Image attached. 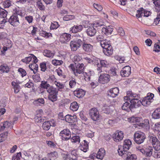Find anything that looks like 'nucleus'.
Wrapping results in <instances>:
<instances>
[{
    "label": "nucleus",
    "mask_w": 160,
    "mask_h": 160,
    "mask_svg": "<svg viewBox=\"0 0 160 160\" xmlns=\"http://www.w3.org/2000/svg\"><path fill=\"white\" fill-rule=\"evenodd\" d=\"M153 51L156 52H159L160 51V46L158 43H156L154 44Z\"/></svg>",
    "instance_id": "50"
},
{
    "label": "nucleus",
    "mask_w": 160,
    "mask_h": 160,
    "mask_svg": "<svg viewBox=\"0 0 160 160\" xmlns=\"http://www.w3.org/2000/svg\"><path fill=\"white\" fill-rule=\"evenodd\" d=\"M129 102H126L123 104V105L122 106V109L123 110L127 111L128 112L130 110H131V111H132V108H131L130 107L131 104L130 106H129Z\"/></svg>",
    "instance_id": "33"
},
{
    "label": "nucleus",
    "mask_w": 160,
    "mask_h": 160,
    "mask_svg": "<svg viewBox=\"0 0 160 160\" xmlns=\"http://www.w3.org/2000/svg\"><path fill=\"white\" fill-rule=\"evenodd\" d=\"M94 7L98 11H101L102 9V7L98 4L94 3L93 5Z\"/></svg>",
    "instance_id": "60"
},
{
    "label": "nucleus",
    "mask_w": 160,
    "mask_h": 160,
    "mask_svg": "<svg viewBox=\"0 0 160 160\" xmlns=\"http://www.w3.org/2000/svg\"><path fill=\"white\" fill-rule=\"evenodd\" d=\"M51 86L48 84L47 81H42L40 84L41 87L42 88L46 89L47 91Z\"/></svg>",
    "instance_id": "38"
},
{
    "label": "nucleus",
    "mask_w": 160,
    "mask_h": 160,
    "mask_svg": "<svg viewBox=\"0 0 160 160\" xmlns=\"http://www.w3.org/2000/svg\"><path fill=\"white\" fill-rule=\"evenodd\" d=\"M89 115L91 118L94 121L98 120L100 118V115L98 109L96 108H92L89 111Z\"/></svg>",
    "instance_id": "7"
},
{
    "label": "nucleus",
    "mask_w": 160,
    "mask_h": 160,
    "mask_svg": "<svg viewBox=\"0 0 160 160\" xmlns=\"http://www.w3.org/2000/svg\"><path fill=\"white\" fill-rule=\"evenodd\" d=\"M37 6L38 8L41 10H44L45 8L44 5H43L41 0H38L37 2Z\"/></svg>",
    "instance_id": "44"
},
{
    "label": "nucleus",
    "mask_w": 160,
    "mask_h": 160,
    "mask_svg": "<svg viewBox=\"0 0 160 160\" xmlns=\"http://www.w3.org/2000/svg\"><path fill=\"white\" fill-rule=\"evenodd\" d=\"M71 35L70 34L65 33L62 35L60 37V40L61 42L66 43L70 39Z\"/></svg>",
    "instance_id": "18"
},
{
    "label": "nucleus",
    "mask_w": 160,
    "mask_h": 160,
    "mask_svg": "<svg viewBox=\"0 0 160 160\" xmlns=\"http://www.w3.org/2000/svg\"><path fill=\"white\" fill-rule=\"evenodd\" d=\"M150 102V101L146 99V98L145 97L144 98L142 99L141 104L143 106H146L147 105L149 104Z\"/></svg>",
    "instance_id": "49"
},
{
    "label": "nucleus",
    "mask_w": 160,
    "mask_h": 160,
    "mask_svg": "<svg viewBox=\"0 0 160 160\" xmlns=\"http://www.w3.org/2000/svg\"><path fill=\"white\" fill-rule=\"evenodd\" d=\"M154 96V95L153 94L149 93H148L147 96L145 97L146 98V99L150 101V102H151V100L152 99Z\"/></svg>",
    "instance_id": "58"
},
{
    "label": "nucleus",
    "mask_w": 160,
    "mask_h": 160,
    "mask_svg": "<svg viewBox=\"0 0 160 160\" xmlns=\"http://www.w3.org/2000/svg\"><path fill=\"white\" fill-rule=\"evenodd\" d=\"M52 124L48 121L44 122L42 125L43 129L46 131L50 129L51 126H54L55 125V123L52 122Z\"/></svg>",
    "instance_id": "26"
},
{
    "label": "nucleus",
    "mask_w": 160,
    "mask_h": 160,
    "mask_svg": "<svg viewBox=\"0 0 160 160\" xmlns=\"http://www.w3.org/2000/svg\"><path fill=\"white\" fill-rule=\"evenodd\" d=\"M113 28L112 26H108L106 28L103 27L102 29V34L107 35L111 34L113 31Z\"/></svg>",
    "instance_id": "19"
},
{
    "label": "nucleus",
    "mask_w": 160,
    "mask_h": 160,
    "mask_svg": "<svg viewBox=\"0 0 160 160\" xmlns=\"http://www.w3.org/2000/svg\"><path fill=\"white\" fill-rule=\"evenodd\" d=\"M59 26L58 23L56 22H54L53 23H52L51 25L50 28L52 29H56Z\"/></svg>",
    "instance_id": "51"
},
{
    "label": "nucleus",
    "mask_w": 160,
    "mask_h": 160,
    "mask_svg": "<svg viewBox=\"0 0 160 160\" xmlns=\"http://www.w3.org/2000/svg\"><path fill=\"white\" fill-rule=\"evenodd\" d=\"M103 49V52L106 55L111 56L113 53V49L112 46Z\"/></svg>",
    "instance_id": "24"
},
{
    "label": "nucleus",
    "mask_w": 160,
    "mask_h": 160,
    "mask_svg": "<svg viewBox=\"0 0 160 160\" xmlns=\"http://www.w3.org/2000/svg\"><path fill=\"white\" fill-rule=\"evenodd\" d=\"M152 116L155 119H158L160 118V108L156 109L153 113Z\"/></svg>",
    "instance_id": "32"
},
{
    "label": "nucleus",
    "mask_w": 160,
    "mask_h": 160,
    "mask_svg": "<svg viewBox=\"0 0 160 160\" xmlns=\"http://www.w3.org/2000/svg\"><path fill=\"white\" fill-rule=\"evenodd\" d=\"M12 2L10 0H6L2 3V5L4 8H8L12 5Z\"/></svg>",
    "instance_id": "42"
},
{
    "label": "nucleus",
    "mask_w": 160,
    "mask_h": 160,
    "mask_svg": "<svg viewBox=\"0 0 160 160\" xmlns=\"http://www.w3.org/2000/svg\"><path fill=\"white\" fill-rule=\"evenodd\" d=\"M146 138L145 135L144 133L137 131L134 134V140L137 143L140 144L144 142Z\"/></svg>",
    "instance_id": "5"
},
{
    "label": "nucleus",
    "mask_w": 160,
    "mask_h": 160,
    "mask_svg": "<svg viewBox=\"0 0 160 160\" xmlns=\"http://www.w3.org/2000/svg\"><path fill=\"white\" fill-rule=\"evenodd\" d=\"M14 11L15 12V13L14 14H16L17 16L18 15H19L20 16H22V13L21 10H20L17 8H15Z\"/></svg>",
    "instance_id": "62"
},
{
    "label": "nucleus",
    "mask_w": 160,
    "mask_h": 160,
    "mask_svg": "<svg viewBox=\"0 0 160 160\" xmlns=\"http://www.w3.org/2000/svg\"><path fill=\"white\" fill-rule=\"evenodd\" d=\"M127 96L124 97V99L129 100L131 103V108H137L141 106V101L138 100L139 95L134 93L131 91H128L127 93Z\"/></svg>",
    "instance_id": "1"
},
{
    "label": "nucleus",
    "mask_w": 160,
    "mask_h": 160,
    "mask_svg": "<svg viewBox=\"0 0 160 160\" xmlns=\"http://www.w3.org/2000/svg\"><path fill=\"white\" fill-rule=\"evenodd\" d=\"M117 69L114 68H111L108 71V74L112 77H117L118 74H117Z\"/></svg>",
    "instance_id": "30"
},
{
    "label": "nucleus",
    "mask_w": 160,
    "mask_h": 160,
    "mask_svg": "<svg viewBox=\"0 0 160 160\" xmlns=\"http://www.w3.org/2000/svg\"><path fill=\"white\" fill-rule=\"evenodd\" d=\"M85 93L84 91L82 89H78L73 92L74 95L79 98L84 96Z\"/></svg>",
    "instance_id": "22"
},
{
    "label": "nucleus",
    "mask_w": 160,
    "mask_h": 160,
    "mask_svg": "<svg viewBox=\"0 0 160 160\" xmlns=\"http://www.w3.org/2000/svg\"><path fill=\"white\" fill-rule=\"evenodd\" d=\"M25 18L29 23L32 22L33 20V17L31 16H27L25 17Z\"/></svg>",
    "instance_id": "64"
},
{
    "label": "nucleus",
    "mask_w": 160,
    "mask_h": 160,
    "mask_svg": "<svg viewBox=\"0 0 160 160\" xmlns=\"http://www.w3.org/2000/svg\"><path fill=\"white\" fill-rule=\"evenodd\" d=\"M63 62L62 60H58L55 59L52 61V64L56 66L61 65L62 64Z\"/></svg>",
    "instance_id": "46"
},
{
    "label": "nucleus",
    "mask_w": 160,
    "mask_h": 160,
    "mask_svg": "<svg viewBox=\"0 0 160 160\" xmlns=\"http://www.w3.org/2000/svg\"><path fill=\"white\" fill-rule=\"evenodd\" d=\"M144 10L142 8L137 11V14H136V17L138 18L141 17L144 14Z\"/></svg>",
    "instance_id": "43"
},
{
    "label": "nucleus",
    "mask_w": 160,
    "mask_h": 160,
    "mask_svg": "<svg viewBox=\"0 0 160 160\" xmlns=\"http://www.w3.org/2000/svg\"><path fill=\"white\" fill-rule=\"evenodd\" d=\"M103 111L104 113L106 114H109L111 112V110L110 108L109 107L105 108L103 109Z\"/></svg>",
    "instance_id": "63"
},
{
    "label": "nucleus",
    "mask_w": 160,
    "mask_h": 160,
    "mask_svg": "<svg viewBox=\"0 0 160 160\" xmlns=\"http://www.w3.org/2000/svg\"><path fill=\"white\" fill-rule=\"evenodd\" d=\"M86 32L87 35L90 37H92L94 36L96 33L97 31L94 27L89 26L87 27Z\"/></svg>",
    "instance_id": "17"
},
{
    "label": "nucleus",
    "mask_w": 160,
    "mask_h": 160,
    "mask_svg": "<svg viewBox=\"0 0 160 160\" xmlns=\"http://www.w3.org/2000/svg\"><path fill=\"white\" fill-rule=\"evenodd\" d=\"M78 108V103L76 102H73L71 103L70 108L71 110L73 111H76Z\"/></svg>",
    "instance_id": "39"
},
{
    "label": "nucleus",
    "mask_w": 160,
    "mask_h": 160,
    "mask_svg": "<svg viewBox=\"0 0 160 160\" xmlns=\"http://www.w3.org/2000/svg\"><path fill=\"white\" fill-rule=\"evenodd\" d=\"M18 71L21 74L22 77L25 76L26 75V71L24 69L20 68L18 69Z\"/></svg>",
    "instance_id": "57"
},
{
    "label": "nucleus",
    "mask_w": 160,
    "mask_h": 160,
    "mask_svg": "<svg viewBox=\"0 0 160 160\" xmlns=\"http://www.w3.org/2000/svg\"><path fill=\"white\" fill-rule=\"evenodd\" d=\"M8 12L4 9L0 7V18H3L2 20H0V23L2 24L7 22V16Z\"/></svg>",
    "instance_id": "16"
},
{
    "label": "nucleus",
    "mask_w": 160,
    "mask_h": 160,
    "mask_svg": "<svg viewBox=\"0 0 160 160\" xmlns=\"http://www.w3.org/2000/svg\"><path fill=\"white\" fill-rule=\"evenodd\" d=\"M84 143L83 145H81L79 146L80 149L84 152H86L88 149V143L86 140L83 141Z\"/></svg>",
    "instance_id": "28"
},
{
    "label": "nucleus",
    "mask_w": 160,
    "mask_h": 160,
    "mask_svg": "<svg viewBox=\"0 0 160 160\" xmlns=\"http://www.w3.org/2000/svg\"><path fill=\"white\" fill-rule=\"evenodd\" d=\"M21 156L20 152L17 153L16 154L14 155L12 157V160H19L20 157Z\"/></svg>",
    "instance_id": "53"
},
{
    "label": "nucleus",
    "mask_w": 160,
    "mask_h": 160,
    "mask_svg": "<svg viewBox=\"0 0 160 160\" xmlns=\"http://www.w3.org/2000/svg\"><path fill=\"white\" fill-rule=\"evenodd\" d=\"M158 151H155L152 154L153 156L155 158H160V152Z\"/></svg>",
    "instance_id": "61"
},
{
    "label": "nucleus",
    "mask_w": 160,
    "mask_h": 160,
    "mask_svg": "<svg viewBox=\"0 0 160 160\" xmlns=\"http://www.w3.org/2000/svg\"><path fill=\"white\" fill-rule=\"evenodd\" d=\"M96 40L98 42H100V44H101V42L105 39L103 35H99L97 36Z\"/></svg>",
    "instance_id": "55"
},
{
    "label": "nucleus",
    "mask_w": 160,
    "mask_h": 160,
    "mask_svg": "<svg viewBox=\"0 0 160 160\" xmlns=\"http://www.w3.org/2000/svg\"><path fill=\"white\" fill-rule=\"evenodd\" d=\"M152 147L151 146H148L146 148L145 156L147 157H150L152 154Z\"/></svg>",
    "instance_id": "36"
},
{
    "label": "nucleus",
    "mask_w": 160,
    "mask_h": 160,
    "mask_svg": "<svg viewBox=\"0 0 160 160\" xmlns=\"http://www.w3.org/2000/svg\"><path fill=\"white\" fill-rule=\"evenodd\" d=\"M71 141L72 142L77 143L80 142V139L79 136L76 135L72 137L71 139Z\"/></svg>",
    "instance_id": "45"
},
{
    "label": "nucleus",
    "mask_w": 160,
    "mask_h": 160,
    "mask_svg": "<svg viewBox=\"0 0 160 160\" xmlns=\"http://www.w3.org/2000/svg\"><path fill=\"white\" fill-rule=\"evenodd\" d=\"M29 67L31 70L33 71L34 74L37 72L38 69V66L36 63L30 64L29 65Z\"/></svg>",
    "instance_id": "29"
},
{
    "label": "nucleus",
    "mask_w": 160,
    "mask_h": 160,
    "mask_svg": "<svg viewBox=\"0 0 160 160\" xmlns=\"http://www.w3.org/2000/svg\"><path fill=\"white\" fill-rule=\"evenodd\" d=\"M132 145V142L129 139L125 140L123 142V145L122 149L121 146L120 147L119 146V148L118 150V153L120 156H122L123 154V152H128V150Z\"/></svg>",
    "instance_id": "3"
},
{
    "label": "nucleus",
    "mask_w": 160,
    "mask_h": 160,
    "mask_svg": "<svg viewBox=\"0 0 160 160\" xmlns=\"http://www.w3.org/2000/svg\"><path fill=\"white\" fill-rule=\"evenodd\" d=\"M119 93V90L118 88L116 87L110 89L108 95L112 98L118 96Z\"/></svg>",
    "instance_id": "20"
},
{
    "label": "nucleus",
    "mask_w": 160,
    "mask_h": 160,
    "mask_svg": "<svg viewBox=\"0 0 160 160\" xmlns=\"http://www.w3.org/2000/svg\"><path fill=\"white\" fill-rule=\"evenodd\" d=\"M122 155L127 156V160H136L137 156L135 154H131V152H123Z\"/></svg>",
    "instance_id": "23"
},
{
    "label": "nucleus",
    "mask_w": 160,
    "mask_h": 160,
    "mask_svg": "<svg viewBox=\"0 0 160 160\" xmlns=\"http://www.w3.org/2000/svg\"><path fill=\"white\" fill-rule=\"evenodd\" d=\"M7 133H2L0 134V142L5 141L7 138Z\"/></svg>",
    "instance_id": "48"
},
{
    "label": "nucleus",
    "mask_w": 160,
    "mask_h": 160,
    "mask_svg": "<svg viewBox=\"0 0 160 160\" xmlns=\"http://www.w3.org/2000/svg\"><path fill=\"white\" fill-rule=\"evenodd\" d=\"M43 54L45 56L49 58H52L54 55V54L52 52L50 51L47 50L44 51Z\"/></svg>",
    "instance_id": "40"
},
{
    "label": "nucleus",
    "mask_w": 160,
    "mask_h": 160,
    "mask_svg": "<svg viewBox=\"0 0 160 160\" xmlns=\"http://www.w3.org/2000/svg\"><path fill=\"white\" fill-rule=\"evenodd\" d=\"M47 92L49 93L48 97L50 100L53 102L57 100L58 90L56 88L51 86L48 89Z\"/></svg>",
    "instance_id": "4"
},
{
    "label": "nucleus",
    "mask_w": 160,
    "mask_h": 160,
    "mask_svg": "<svg viewBox=\"0 0 160 160\" xmlns=\"http://www.w3.org/2000/svg\"><path fill=\"white\" fill-rule=\"evenodd\" d=\"M83 27L81 25H74L72 28L71 31L72 33H76L81 31Z\"/></svg>",
    "instance_id": "27"
},
{
    "label": "nucleus",
    "mask_w": 160,
    "mask_h": 160,
    "mask_svg": "<svg viewBox=\"0 0 160 160\" xmlns=\"http://www.w3.org/2000/svg\"><path fill=\"white\" fill-rule=\"evenodd\" d=\"M110 80V76L107 73L101 74L99 77L98 82L100 83L104 84L108 82Z\"/></svg>",
    "instance_id": "10"
},
{
    "label": "nucleus",
    "mask_w": 160,
    "mask_h": 160,
    "mask_svg": "<svg viewBox=\"0 0 160 160\" xmlns=\"http://www.w3.org/2000/svg\"><path fill=\"white\" fill-rule=\"evenodd\" d=\"M149 140L152 142L155 150L159 151L160 149V142L158 139L156 137L150 136Z\"/></svg>",
    "instance_id": "8"
},
{
    "label": "nucleus",
    "mask_w": 160,
    "mask_h": 160,
    "mask_svg": "<svg viewBox=\"0 0 160 160\" xmlns=\"http://www.w3.org/2000/svg\"><path fill=\"white\" fill-rule=\"evenodd\" d=\"M105 155V151L104 148H101L98 152L96 154L97 158L102 159Z\"/></svg>",
    "instance_id": "25"
},
{
    "label": "nucleus",
    "mask_w": 160,
    "mask_h": 160,
    "mask_svg": "<svg viewBox=\"0 0 160 160\" xmlns=\"http://www.w3.org/2000/svg\"><path fill=\"white\" fill-rule=\"evenodd\" d=\"M100 44L103 49L108 47V46H111L110 44V41H108L106 39H105L104 41H102Z\"/></svg>",
    "instance_id": "34"
},
{
    "label": "nucleus",
    "mask_w": 160,
    "mask_h": 160,
    "mask_svg": "<svg viewBox=\"0 0 160 160\" xmlns=\"http://www.w3.org/2000/svg\"><path fill=\"white\" fill-rule=\"evenodd\" d=\"M113 139L115 142H118L121 141L123 138V134L121 131H116L113 135Z\"/></svg>",
    "instance_id": "13"
},
{
    "label": "nucleus",
    "mask_w": 160,
    "mask_h": 160,
    "mask_svg": "<svg viewBox=\"0 0 160 160\" xmlns=\"http://www.w3.org/2000/svg\"><path fill=\"white\" fill-rule=\"evenodd\" d=\"M62 140L67 141L70 139L71 134L70 131L68 129H64L62 130L59 133Z\"/></svg>",
    "instance_id": "9"
},
{
    "label": "nucleus",
    "mask_w": 160,
    "mask_h": 160,
    "mask_svg": "<svg viewBox=\"0 0 160 160\" xmlns=\"http://www.w3.org/2000/svg\"><path fill=\"white\" fill-rule=\"evenodd\" d=\"M40 67L41 68V71L45 72L47 68L46 63L43 62L41 63L40 64Z\"/></svg>",
    "instance_id": "56"
},
{
    "label": "nucleus",
    "mask_w": 160,
    "mask_h": 160,
    "mask_svg": "<svg viewBox=\"0 0 160 160\" xmlns=\"http://www.w3.org/2000/svg\"><path fill=\"white\" fill-rule=\"evenodd\" d=\"M131 73V67L128 66H126L123 68L120 72L121 76L124 77H128Z\"/></svg>",
    "instance_id": "14"
},
{
    "label": "nucleus",
    "mask_w": 160,
    "mask_h": 160,
    "mask_svg": "<svg viewBox=\"0 0 160 160\" xmlns=\"http://www.w3.org/2000/svg\"><path fill=\"white\" fill-rule=\"evenodd\" d=\"M62 155V160H78L77 158H71L68 154H63Z\"/></svg>",
    "instance_id": "37"
},
{
    "label": "nucleus",
    "mask_w": 160,
    "mask_h": 160,
    "mask_svg": "<svg viewBox=\"0 0 160 160\" xmlns=\"http://www.w3.org/2000/svg\"><path fill=\"white\" fill-rule=\"evenodd\" d=\"M3 125L5 128H10V129H11L12 128V125L13 124L12 122H9L8 121H7L3 122Z\"/></svg>",
    "instance_id": "41"
},
{
    "label": "nucleus",
    "mask_w": 160,
    "mask_h": 160,
    "mask_svg": "<svg viewBox=\"0 0 160 160\" xmlns=\"http://www.w3.org/2000/svg\"><path fill=\"white\" fill-rule=\"evenodd\" d=\"M82 48L85 52L87 53H90L93 50L92 45L85 42H82Z\"/></svg>",
    "instance_id": "15"
},
{
    "label": "nucleus",
    "mask_w": 160,
    "mask_h": 160,
    "mask_svg": "<svg viewBox=\"0 0 160 160\" xmlns=\"http://www.w3.org/2000/svg\"><path fill=\"white\" fill-rule=\"evenodd\" d=\"M76 83L75 80H71L70 81L69 83L70 87L71 88H73L76 85Z\"/></svg>",
    "instance_id": "59"
},
{
    "label": "nucleus",
    "mask_w": 160,
    "mask_h": 160,
    "mask_svg": "<svg viewBox=\"0 0 160 160\" xmlns=\"http://www.w3.org/2000/svg\"><path fill=\"white\" fill-rule=\"evenodd\" d=\"M76 115L72 116L68 114L65 116V119L67 122L72 123L76 121Z\"/></svg>",
    "instance_id": "21"
},
{
    "label": "nucleus",
    "mask_w": 160,
    "mask_h": 160,
    "mask_svg": "<svg viewBox=\"0 0 160 160\" xmlns=\"http://www.w3.org/2000/svg\"><path fill=\"white\" fill-rule=\"evenodd\" d=\"M12 85L13 87V88L14 89V92L15 93H17L19 92L20 87L17 83L14 81L12 82Z\"/></svg>",
    "instance_id": "31"
},
{
    "label": "nucleus",
    "mask_w": 160,
    "mask_h": 160,
    "mask_svg": "<svg viewBox=\"0 0 160 160\" xmlns=\"http://www.w3.org/2000/svg\"><path fill=\"white\" fill-rule=\"evenodd\" d=\"M33 103L34 104H43L44 103V100L43 98H39L36 100H35Z\"/></svg>",
    "instance_id": "52"
},
{
    "label": "nucleus",
    "mask_w": 160,
    "mask_h": 160,
    "mask_svg": "<svg viewBox=\"0 0 160 160\" xmlns=\"http://www.w3.org/2000/svg\"><path fill=\"white\" fill-rule=\"evenodd\" d=\"M79 38H82L79 36ZM82 41L80 38H78L75 40L72 41L70 43V46L72 51H75L81 46Z\"/></svg>",
    "instance_id": "6"
},
{
    "label": "nucleus",
    "mask_w": 160,
    "mask_h": 160,
    "mask_svg": "<svg viewBox=\"0 0 160 160\" xmlns=\"http://www.w3.org/2000/svg\"><path fill=\"white\" fill-rule=\"evenodd\" d=\"M103 25L102 22H95L93 23V26L94 28H98L99 27L102 26Z\"/></svg>",
    "instance_id": "54"
},
{
    "label": "nucleus",
    "mask_w": 160,
    "mask_h": 160,
    "mask_svg": "<svg viewBox=\"0 0 160 160\" xmlns=\"http://www.w3.org/2000/svg\"><path fill=\"white\" fill-rule=\"evenodd\" d=\"M1 72H8L9 71V68L6 64H3L1 66L0 68Z\"/></svg>",
    "instance_id": "35"
},
{
    "label": "nucleus",
    "mask_w": 160,
    "mask_h": 160,
    "mask_svg": "<svg viewBox=\"0 0 160 160\" xmlns=\"http://www.w3.org/2000/svg\"><path fill=\"white\" fill-rule=\"evenodd\" d=\"M69 67L72 69L74 75L76 76H78L80 74H83L84 72V65L82 63H78L75 66L73 64H71Z\"/></svg>",
    "instance_id": "2"
},
{
    "label": "nucleus",
    "mask_w": 160,
    "mask_h": 160,
    "mask_svg": "<svg viewBox=\"0 0 160 160\" xmlns=\"http://www.w3.org/2000/svg\"><path fill=\"white\" fill-rule=\"evenodd\" d=\"M97 61V62H96V65L97 67V69L98 71V73H101L102 72V67H107L109 64L108 63L104 60Z\"/></svg>",
    "instance_id": "12"
},
{
    "label": "nucleus",
    "mask_w": 160,
    "mask_h": 160,
    "mask_svg": "<svg viewBox=\"0 0 160 160\" xmlns=\"http://www.w3.org/2000/svg\"><path fill=\"white\" fill-rule=\"evenodd\" d=\"M8 22L13 26H16L20 23L18 16L15 14H13L10 17L8 20Z\"/></svg>",
    "instance_id": "11"
},
{
    "label": "nucleus",
    "mask_w": 160,
    "mask_h": 160,
    "mask_svg": "<svg viewBox=\"0 0 160 160\" xmlns=\"http://www.w3.org/2000/svg\"><path fill=\"white\" fill-rule=\"evenodd\" d=\"M30 56L26 57L24 59H22L21 60L22 61L26 63H28L32 59V56H31V54H30Z\"/></svg>",
    "instance_id": "47"
}]
</instances>
